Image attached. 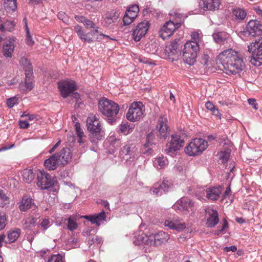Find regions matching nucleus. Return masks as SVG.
<instances>
[{
	"label": "nucleus",
	"instance_id": "obj_51",
	"mask_svg": "<svg viewBox=\"0 0 262 262\" xmlns=\"http://www.w3.org/2000/svg\"><path fill=\"white\" fill-rule=\"evenodd\" d=\"M47 262H64L63 258L60 254H54L50 256Z\"/></svg>",
	"mask_w": 262,
	"mask_h": 262
},
{
	"label": "nucleus",
	"instance_id": "obj_19",
	"mask_svg": "<svg viewBox=\"0 0 262 262\" xmlns=\"http://www.w3.org/2000/svg\"><path fill=\"white\" fill-rule=\"evenodd\" d=\"M246 28L247 32L252 36L260 35L262 33V26L256 20H250Z\"/></svg>",
	"mask_w": 262,
	"mask_h": 262
},
{
	"label": "nucleus",
	"instance_id": "obj_53",
	"mask_svg": "<svg viewBox=\"0 0 262 262\" xmlns=\"http://www.w3.org/2000/svg\"><path fill=\"white\" fill-rule=\"evenodd\" d=\"M19 99L17 97L14 96L9 98L7 100V105L8 107L12 108L14 105L18 104Z\"/></svg>",
	"mask_w": 262,
	"mask_h": 262
},
{
	"label": "nucleus",
	"instance_id": "obj_38",
	"mask_svg": "<svg viewBox=\"0 0 262 262\" xmlns=\"http://www.w3.org/2000/svg\"><path fill=\"white\" fill-rule=\"evenodd\" d=\"M36 219L32 216H29L23 220V224L24 229H30L35 225Z\"/></svg>",
	"mask_w": 262,
	"mask_h": 262
},
{
	"label": "nucleus",
	"instance_id": "obj_39",
	"mask_svg": "<svg viewBox=\"0 0 262 262\" xmlns=\"http://www.w3.org/2000/svg\"><path fill=\"white\" fill-rule=\"evenodd\" d=\"M21 231L20 229L16 228L15 230L10 231L8 232V238L9 242H14L20 235Z\"/></svg>",
	"mask_w": 262,
	"mask_h": 262
},
{
	"label": "nucleus",
	"instance_id": "obj_27",
	"mask_svg": "<svg viewBox=\"0 0 262 262\" xmlns=\"http://www.w3.org/2000/svg\"><path fill=\"white\" fill-rule=\"evenodd\" d=\"M74 31L82 41L89 43L93 42V40L91 32L86 33L81 26L78 25H75L74 26Z\"/></svg>",
	"mask_w": 262,
	"mask_h": 262
},
{
	"label": "nucleus",
	"instance_id": "obj_22",
	"mask_svg": "<svg viewBox=\"0 0 262 262\" xmlns=\"http://www.w3.org/2000/svg\"><path fill=\"white\" fill-rule=\"evenodd\" d=\"M15 38L9 37L5 42L3 47V53L6 57H11L15 48Z\"/></svg>",
	"mask_w": 262,
	"mask_h": 262
},
{
	"label": "nucleus",
	"instance_id": "obj_33",
	"mask_svg": "<svg viewBox=\"0 0 262 262\" xmlns=\"http://www.w3.org/2000/svg\"><path fill=\"white\" fill-rule=\"evenodd\" d=\"M154 138V135L152 133L148 134L146 137V142L144 145V149H143V152L144 154H150L151 153V146L152 145L153 139Z\"/></svg>",
	"mask_w": 262,
	"mask_h": 262
},
{
	"label": "nucleus",
	"instance_id": "obj_63",
	"mask_svg": "<svg viewBox=\"0 0 262 262\" xmlns=\"http://www.w3.org/2000/svg\"><path fill=\"white\" fill-rule=\"evenodd\" d=\"M248 103L250 105H252L253 107L255 110H257V107H256L257 103L256 102V100L254 99L253 98H249L248 100Z\"/></svg>",
	"mask_w": 262,
	"mask_h": 262
},
{
	"label": "nucleus",
	"instance_id": "obj_20",
	"mask_svg": "<svg viewBox=\"0 0 262 262\" xmlns=\"http://www.w3.org/2000/svg\"><path fill=\"white\" fill-rule=\"evenodd\" d=\"M176 207L180 210L189 212L193 210V202L187 197H183L178 201L174 205V208H176Z\"/></svg>",
	"mask_w": 262,
	"mask_h": 262
},
{
	"label": "nucleus",
	"instance_id": "obj_40",
	"mask_svg": "<svg viewBox=\"0 0 262 262\" xmlns=\"http://www.w3.org/2000/svg\"><path fill=\"white\" fill-rule=\"evenodd\" d=\"M22 176L24 180L28 183L31 182L34 178V174L32 169H24L22 171Z\"/></svg>",
	"mask_w": 262,
	"mask_h": 262
},
{
	"label": "nucleus",
	"instance_id": "obj_57",
	"mask_svg": "<svg viewBox=\"0 0 262 262\" xmlns=\"http://www.w3.org/2000/svg\"><path fill=\"white\" fill-rule=\"evenodd\" d=\"M170 186V183L168 181L164 180H163L162 183L160 185V187L161 188L162 190L165 192H167Z\"/></svg>",
	"mask_w": 262,
	"mask_h": 262
},
{
	"label": "nucleus",
	"instance_id": "obj_35",
	"mask_svg": "<svg viewBox=\"0 0 262 262\" xmlns=\"http://www.w3.org/2000/svg\"><path fill=\"white\" fill-rule=\"evenodd\" d=\"M168 160L163 156L157 157L154 161V166L158 169L164 168L168 165Z\"/></svg>",
	"mask_w": 262,
	"mask_h": 262
},
{
	"label": "nucleus",
	"instance_id": "obj_46",
	"mask_svg": "<svg viewBox=\"0 0 262 262\" xmlns=\"http://www.w3.org/2000/svg\"><path fill=\"white\" fill-rule=\"evenodd\" d=\"M233 14L236 18L241 20L244 19L247 15L246 12L244 10L240 8H236L234 9L233 11Z\"/></svg>",
	"mask_w": 262,
	"mask_h": 262
},
{
	"label": "nucleus",
	"instance_id": "obj_10",
	"mask_svg": "<svg viewBox=\"0 0 262 262\" xmlns=\"http://www.w3.org/2000/svg\"><path fill=\"white\" fill-rule=\"evenodd\" d=\"M184 141L179 135H172L171 140L167 144L165 152L172 156L176 151L179 150L183 146Z\"/></svg>",
	"mask_w": 262,
	"mask_h": 262
},
{
	"label": "nucleus",
	"instance_id": "obj_36",
	"mask_svg": "<svg viewBox=\"0 0 262 262\" xmlns=\"http://www.w3.org/2000/svg\"><path fill=\"white\" fill-rule=\"evenodd\" d=\"M215 42L217 43H223L228 37V34L224 32H215L212 34Z\"/></svg>",
	"mask_w": 262,
	"mask_h": 262
},
{
	"label": "nucleus",
	"instance_id": "obj_64",
	"mask_svg": "<svg viewBox=\"0 0 262 262\" xmlns=\"http://www.w3.org/2000/svg\"><path fill=\"white\" fill-rule=\"evenodd\" d=\"M225 252H229L230 251L232 252H235L237 250V248L235 246H231L230 247H226L224 249Z\"/></svg>",
	"mask_w": 262,
	"mask_h": 262
},
{
	"label": "nucleus",
	"instance_id": "obj_4",
	"mask_svg": "<svg viewBox=\"0 0 262 262\" xmlns=\"http://www.w3.org/2000/svg\"><path fill=\"white\" fill-rule=\"evenodd\" d=\"M248 51L251 54L250 62L255 66L262 64V38L255 39L248 46Z\"/></svg>",
	"mask_w": 262,
	"mask_h": 262
},
{
	"label": "nucleus",
	"instance_id": "obj_41",
	"mask_svg": "<svg viewBox=\"0 0 262 262\" xmlns=\"http://www.w3.org/2000/svg\"><path fill=\"white\" fill-rule=\"evenodd\" d=\"M4 7L7 11H14L17 8L16 0H5Z\"/></svg>",
	"mask_w": 262,
	"mask_h": 262
},
{
	"label": "nucleus",
	"instance_id": "obj_52",
	"mask_svg": "<svg viewBox=\"0 0 262 262\" xmlns=\"http://www.w3.org/2000/svg\"><path fill=\"white\" fill-rule=\"evenodd\" d=\"M170 14L174 17V19H173L172 21H174V23L178 21L180 23V25L181 24L182 20H183V16L182 14L177 11H171Z\"/></svg>",
	"mask_w": 262,
	"mask_h": 262
},
{
	"label": "nucleus",
	"instance_id": "obj_54",
	"mask_svg": "<svg viewBox=\"0 0 262 262\" xmlns=\"http://www.w3.org/2000/svg\"><path fill=\"white\" fill-rule=\"evenodd\" d=\"M228 228V222L225 219H224L223 221V225H222V228L220 229H217V230H215L214 234L215 235H218L221 233H225V230Z\"/></svg>",
	"mask_w": 262,
	"mask_h": 262
},
{
	"label": "nucleus",
	"instance_id": "obj_31",
	"mask_svg": "<svg viewBox=\"0 0 262 262\" xmlns=\"http://www.w3.org/2000/svg\"><path fill=\"white\" fill-rule=\"evenodd\" d=\"M119 17V14L115 10H112L106 13L104 17V24L108 26L115 23Z\"/></svg>",
	"mask_w": 262,
	"mask_h": 262
},
{
	"label": "nucleus",
	"instance_id": "obj_5",
	"mask_svg": "<svg viewBox=\"0 0 262 262\" xmlns=\"http://www.w3.org/2000/svg\"><path fill=\"white\" fill-rule=\"evenodd\" d=\"M199 45L195 41H187L184 45L183 58L184 62L189 65L194 63L199 51Z\"/></svg>",
	"mask_w": 262,
	"mask_h": 262
},
{
	"label": "nucleus",
	"instance_id": "obj_37",
	"mask_svg": "<svg viewBox=\"0 0 262 262\" xmlns=\"http://www.w3.org/2000/svg\"><path fill=\"white\" fill-rule=\"evenodd\" d=\"M26 79L25 81V85L26 90L30 91L34 87L33 80V72L25 73Z\"/></svg>",
	"mask_w": 262,
	"mask_h": 262
},
{
	"label": "nucleus",
	"instance_id": "obj_18",
	"mask_svg": "<svg viewBox=\"0 0 262 262\" xmlns=\"http://www.w3.org/2000/svg\"><path fill=\"white\" fill-rule=\"evenodd\" d=\"M167 117L166 115H161L157 120L156 129L158 131L161 138H165L168 134Z\"/></svg>",
	"mask_w": 262,
	"mask_h": 262
},
{
	"label": "nucleus",
	"instance_id": "obj_23",
	"mask_svg": "<svg viewBox=\"0 0 262 262\" xmlns=\"http://www.w3.org/2000/svg\"><path fill=\"white\" fill-rule=\"evenodd\" d=\"M220 0H201L199 7L203 10H215L219 9Z\"/></svg>",
	"mask_w": 262,
	"mask_h": 262
},
{
	"label": "nucleus",
	"instance_id": "obj_44",
	"mask_svg": "<svg viewBox=\"0 0 262 262\" xmlns=\"http://www.w3.org/2000/svg\"><path fill=\"white\" fill-rule=\"evenodd\" d=\"M76 220L75 217L73 216H70L69 218L65 220V221H68V229L69 230L72 231L77 228V224Z\"/></svg>",
	"mask_w": 262,
	"mask_h": 262
},
{
	"label": "nucleus",
	"instance_id": "obj_12",
	"mask_svg": "<svg viewBox=\"0 0 262 262\" xmlns=\"http://www.w3.org/2000/svg\"><path fill=\"white\" fill-rule=\"evenodd\" d=\"M180 26V23H174L171 20L166 22L159 31V35L163 39H165L173 33Z\"/></svg>",
	"mask_w": 262,
	"mask_h": 262
},
{
	"label": "nucleus",
	"instance_id": "obj_60",
	"mask_svg": "<svg viewBox=\"0 0 262 262\" xmlns=\"http://www.w3.org/2000/svg\"><path fill=\"white\" fill-rule=\"evenodd\" d=\"M200 31L193 32L191 34V39L193 40L191 41L196 42L198 43L200 40V35L201 34Z\"/></svg>",
	"mask_w": 262,
	"mask_h": 262
},
{
	"label": "nucleus",
	"instance_id": "obj_9",
	"mask_svg": "<svg viewBox=\"0 0 262 262\" xmlns=\"http://www.w3.org/2000/svg\"><path fill=\"white\" fill-rule=\"evenodd\" d=\"M58 88L61 96L66 98L76 90L77 85L75 81L67 79L58 82Z\"/></svg>",
	"mask_w": 262,
	"mask_h": 262
},
{
	"label": "nucleus",
	"instance_id": "obj_47",
	"mask_svg": "<svg viewBox=\"0 0 262 262\" xmlns=\"http://www.w3.org/2000/svg\"><path fill=\"white\" fill-rule=\"evenodd\" d=\"M15 24L13 21H7L0 26L1 31H11L14 28Z\"/></svg>",
	"mask_w": 262,
	"mask_h": 262
},
{
	"label": "nucleus",
	"instance_id": "obj_8",
	"mask_svg": "<svg viewBox=\"0 0 262 262\" xmlns=\"http://www.w3.org/2000/svg\"><path fill=\"white\" fill-rule=\"evenodd\" d=\"M180 39L174 40L168 46H166L162 54V57L170 61L178 60L181 54Z\"/></svg>",
	"mask_w": 262,
	"mask_h": 262
},
{
	"label": "nucleus",
	"instance_id": "obj_59",
	"mask_svg": "<svg viewBox=\"0 0 262 262\" xmlns=\"http://www.w3.org/2000/svg\"><path fill=\"white\" fill-rule=\"evenodd\" d=\"M6 216L5 214L0 215V230L5 228L6 225Z\"/></svg>",
	"mask_w": 262,
	"mask_h": 262
},
{
	"label": "nucleus",
	"instance_id": "obj_30",
	"mask_svg": "<svg viewBox=\"0 0 262 262\" xmlns=\"http://www.w3.org/2000/svg\"><path fill=\"white\" fill-rule=\"evenodd\" d=\"M137 241L135 242L136 245L145 244L149 246H154L153 237H151V234L147 235L143 233L136 237Z\"/></svg>",
	"mask_w": 262,
	"mask_h": 262
},
{
	"label": "nucleus",
	"instance_id": "obj_25",
	"mask_svg": "<svg viewBox=\"0 0 262 262\" xmlns=\"http://www.w3.org/2000/svg\"><path fill=\"white\" fill-rule=\"evenodd\" d=\"M55 154L59 163L63 166L67 164L72 158L71 151L69 148H63Z\"/></svg>",
	"mask_w": 262,
	"mask_h": 262
},
{
	"label": "nucleus",
	"instance_id": "obj_7",
	"mask_svg": "<svg viewBox=\"0 0 262 262\" xmlns=\"http://www.w3.org/2000/svg\"><path fill=\"white\" fill-rule=\"evenodd\" d=\"M207 142L201 138H196L191 141L185 148V152L189 156L201 154L208 147Z\"/></svg>",
	"mask_w": 262,
	"mask_h": 262
},
{
	"label": "nucleus",
	"instance_id": "obj_11",
	"mask_svg": "<svg viewBox=\"0 0 262 262\" xmlns=\"http://www.w3.org/2000/svg\"><path fill=\"white\" fill-rule=\"evenodd\" d=\"M137 148L133 144L126 143L121 148L119 155L120 156L125 160H128L135 159L138 156Z\"/></svg>",
	"mask_w": 262,
	"mask_h": 262
},
{
	"label": "nucleus",
	"instance_id": "obj_42",
	"mask_svg": "<svg viewBox=\"0 0 262 262\" xmlns=\"http://www.w3.org/2000/svg\"><path fill=\"white\" fill-rule=\"evenodd\" d=\"M9 198L5 192L0 189V207H4L9 203Z\"/></svg>",
	"mask_w": 262,
	"mask_h": 262
},
{
	"label": "nucleus",
	"instance_id": "obj_43",
	"mask_svg": "<svg viewBox=\"0 0 262 262\" xmlns=\"http://www.w3.org/2000/svg\"><path fill=\"white\" fill-rule=\"evenodd\" d=\"M205 107L207 110L210 111L213 115L221 117L219 110L211 102L207 101L205 104Z\"/></svg>",
	"mask_w": 262,
	"mask_h": 262
},
{
	"label": "nucleus",
	"instance_id": "obj_21",
	"mask_svg": "<svg viewBox=\"0 0 262 262\" xmlns=\"http://www.w3.org/2000/svg\"><path fill=\"white\" fill-rule=\"evenodd\" d=\"M19 204V208L22 212H26L30 209L35 210L37 207L34 200L28 195L24 196Z\"/></svg>",
	"mask_w": 262,
	"mask_h": 262
},
{
	"label": "nucleus",
	"instance_id": "obj_13",
	"mask_svg": "<svg viewBox=\"0 0 262 262\" xmlns=\"http://www.w3.org/2000/svg\"><path fill=\"white\" fill-rule=\"evenodd\" d=\"M149 27V21L144 20L139 23L133 31V38L135 41H139L145 36Z\"/></svg>",
	"mask_w": 262,
	"mask_h": 262
},
{
	"label": "nucleus",
	"instance_id": "obj_50",
	"mask_svg": "<svg viewBox=\"0 0 262 262\" xmlns=\"http://www.w3.org/2000/svg\"><path fill=\"white\" fill-rule=\"evenodd\" d=\"M107 140L110 144L115 148L118 147L121 144V140L117 139L114 135L109 136Z\"/></svg>",
	"mask_w": 262,
	"mask_h": 262
},
{
	"label": "nucleus",
	"instance_id": "obj_2",
	"mask_svg": "<svg viewBox=\"0 0 262 262\" xmlns=\"http://www.w3.org/2000/svg\"><path fill=\"white\" fill-rule=\"evenodd\" d=\"M86 122L88 130L90 133V141L96 145L98 141L104 137V132L102 129V123L99 120L98 115L90 114Z\"/></svg>",
	"mask_w": 262,
	"mask_h": 262
},
{
	"label": "nucleus",
	"instance_id": "obj_26",
	"mask_svg": "<svg viewBox=\"0 0 262 262\" xmlns=\"http://www.w3.org/2000/svg\"><path fill=\"white\" fill-rule=\"evenodd\" d=\"M151 237H153L154 246H158L166 243L169 239V235L165 232L160 231L156 234H151Z\"/></svg>",
	"mask_w": 262,
	"mask_h": 262
},
{
	"label": "nucleus",
	"instance_id": "obj_16",
	"mask_svg": "<svg viewBox=\"0 0 262 262\" xmlns=\"http://www.w3.org/2000/svg\"><path fill=\"white\" fill-rule=\"evenodd\" d=\"M164 225L172 230L181 231L186 228L185 224L178 216L169 218L164 222Z\"/></svg>",
	"mask_w": 262,
	"mask_h": 262
},
{
	"label": "nucleus",
	"instance_id": "obj_15",
	"mask_svg": "<svg viewBox=\"0 0 262 262\" xmlns=\"http://www.w3.org/2000/svg\"><path fill=\"white\" fill-rule=\"evenodd\" d=\"M206 222L208 227H214L219 222V214L216 210L210 207L205 209Z\"/></svg>",
	"mask_w": 262,
	"mask_h": 262
},
{
	"label": "nucleus",
	"instance_id": "obj_61",
	"mask_svg": "<svg viewBox=\"0 0 262 262\" xmlns=\"http://www.w3.org/2000/svg\"><path fill=\"white\" fill-rule=\"evenodd\" d=\"M104 38H106L107 39H109L110 40H115V38H111L108 35H106L105 34H103L102 33H100L96 38V40L97 41H101V40H102L103 39H104Z\"/></svg>",
	"mask_w": 262,
	"mask_h": 262
},
{
	"label": "nucleus",
	"instance_id": "obj_6",
	"mask_svg": "<svg viewBox=\"0 0 262 262\" xmlns=\"http://www.w3.org/2000/svg\"><path fill=\"white\" fill-rule=\"evenodd\" d=\"M145 107L141 102H133L126 113V119L133 122L139 121L144 115Z\"/></svg>",
	"mask_w": 262,
	"mask_h": 262
},
{
	"label": "nucleus",
	"instance_id": "obj_32",
	"mask_svg": "<svg viewBox=\"0 0 262 262\" xmlns=\"http://www.w3.org/2000/svg\"><path fill=\"white\" fill-rule=\"evenodd\" d=\"M135 125L127 122H122L118 127L119 132L124 135H127L133 132Z\"/></svg>",
	"mask_w": 262,
	"mask_h": 262
},
{
	"label": "nucleus",
	"instance_id": "obj_14",
	"mask_svg": "<svg viewBox=\"0 0 262 262\" xmlns=\"http://www.w3.org/2000/svg\"><path fill=\"white\" fill-rule=\"evenodd\" d=\"M37 185L42 189H47L53 186L54 181L49 173L40 171L37 176Z\"/></svg>",
	"mask_w": 262,
	"mask_h": 262
},
{
	"label": "nucleus",
	"instance_id": "obj_34",
	"mask_svg": "<svg viewBox=\"0 0 262 262\" xmlns=\"http://www.w3.org/2000/svg\"><path fill=\"white\" fill-rule=\"evenodd\" d=\"M75 19L77 21L83 24L88 29L95 28V24L83 16H75Z\"/></svg>",
	"mask_w": 262,
	"mask_h": 262
},
{
	"label": "nucleus",
	"instance_id": "obj_56",
	"mask_svg": "<svg viewBox=\"0 0 262 262\" xmlns=\"http://www.w3.org/2000/svg\"><path fill=\"white\" fill-rule=\"evenodd\" d=\"M230 156V152L228 151H222L220 155V159L224 163L227 161Z\"/></svg>",
	"mask_w": 262,
	"mask_h": 262
},
{
	"label": "nucleus",
	"instance_id": "obj_3",
	"mask_svg": "<svg viewBox=\"0 0 262 262\" xmlns=\"http://www.w3.org/2000/svg\"><path fill=\"white\" fill-rule=\"evenodd\" d=\"M98 109L106 117L109 123L113 124L116 121L117 115L120 110V107L117 103L106 98H102L99 101Z\"/></svg>",
	"mask_w": 262,
	"mask_h": 262
},
{
	"label": "nucleus",
	"instance_id": "obj_62",
	"mask_svg": "<svg viewBox=\"0 0 262 262\" xmlns=\"http://www.w3.org/2000/svg\"><path fill=\"white\" fill-rule=\"evenodd\" d=\"M19 125L21 128H27L29 126V123L27 121L20 120Z\"/></svg>",
	"mask_w": 262,
	"mask_h": 262
},
{
	"label": "nucleus",
	"instance_id": "obj_45",
	"mask_svg": "<svg viewBox=\"0 0 262 262\" xmlns=\"http://www.w3.org/2000/svg\"><path fill=\"white\" fill-rule=\"evenodd\" d=\"M20 63L23 66L25 73L32 72V66L27 59L26 58H22L20 61Z\"/></svg>",
	"mask_w": 262,
	"mask_h": 262
},
{
	"label": "nucleus",
	"instance_id": "obj_24",
	"mask_svg": "<svg viewBox=\"0 0 262 262\" xmlns=\"http://www.w3.org/2000/svg\"><path fill=\"white\" fill-rule=\"evenodd\" d=\"M205 191L206 196L208 200L215 201L219 199L222 191V188L220 186L211 187L207 188Z\"/></svg>",
	"mask_w": 262,
	"mask_h": 262
},
{
	"label": "nucleus",
	"instance_id": "obj_17",
	"mask_svg": "<svg viewBox=\"0 0 262 262\" xmlns=\"http://www.w3.org/2000/svg\"><path fill=\"white\" fill-rule=\"evenodd\" d=\"M139 8L138 5H134L129 7L123 18V21L125 25L131 24L138 16Z\"/></svg>",
	"mask_w": 262,
	"mask_h": 262
},
{
	"label": "nucleus",
	"instance_id": "obj_55",
	"mask_svg": "<svg viewBox=\"0 0 262 262\" xmlns=\"http://www.w3.org/2000/svg\"><path fill=\"white\" fill-rule=\"evenodd\" d=\"M75 126L77 137L80 138L81 137H85L83 130L81 128L80 124L78 122H76Z\"/></svg>",
	"mask_w": 262,
	"mask_h": 262
},
{
	"label": "nucleus",
	"instance_id": "obj_49",
	"mask_svg": "<svg viewBox=\"0 0 262 262\" xmlns=\"http://www.w3.org/2000/svg\"><path fill=\"white\" fill-rule=\"evenodd\" d=\"M25 30L26 32V43L28 46H32L34 43V41L30 35L29 29L26 22L25 23Z\"/></svg>",
	"mask_w": 262,
	"mask_h": 262
},
{
	"label": "nucleus",
	"instance_id": "obj_29",
	"mask_svg": "<svg viewBox=\"0 0 262 262\" xmlns=\"http://www.w3.org/2000/svg\"><path fill=\"white\" fill-rule=\"evenodd\" d=\"M60 165L61 164L55 154L51 156L49 159H46L44 162L45 166L50 170L55 169Z\"/></svg>",
	"mask_w": 262,
	"mask_h": 262
},
{
	"label": "nucleus",
	"instance_id": "obj_58",
	"mask_svg": "<svg viewBox=\"0 0 262 262\" xmlns=\"http://www.w3.org/2000/svg\"><path fill=\"white\" fill-rule=\"evenodd\" d=\"M40 225L42 229H47L51 226L50 220L48 219H43L40 223Z\"/></svg>",
	"mask_w": 262,
	"mask_h": 262
},
{
	"label": "nucleus",
	"instance_id": "obj_28",
	"mask_svg": "<svg viewBox=\"0 0 262 262\" xmlns=\"http://www.w3.org/2000/svg\"><path fill=\"white\" fill-rule=\"evenodd\" d=\"M83 217L90 222L93 224H96L99 226L102 222L104 221L106 218V215L104 211L94 215H85Z\"/></svg>",
	"mask_w": 262,
	"mask_h": 262
},
{
	"label": "nucleus",
	"instance_id": "obj_1",
	"mask_svg": "<svg viewBox=\"0 0 262 262\" xmlns=\"http://www.w3.org/2000/svg\"><path fill=\"white\" fill-rule=\"evenodd\" d=\"M217 61L228 75H234L242 71L245 67L243 57L237 51L229 48L221 52L217 57Z\"/></svg>",
	"mask_w": 262,
	"mask_h": 262
},
{
	"label": "nucleus",
	"instance_id": "obj_48",
	"mask_svg": "<svg viewBox=\"0 0 262 262\" xmlns=\"http://www.w3.org/2000/svg\"><path fill=\"white\" fill-rule=\"evenodd\" d=\"M102 241V239L101 237H99L96 235H90L88 237V244L92 245L93 244H100Z\"/></svg>",
	"mask_w": 262,
	"mask_h": 262
}]
</instances>
